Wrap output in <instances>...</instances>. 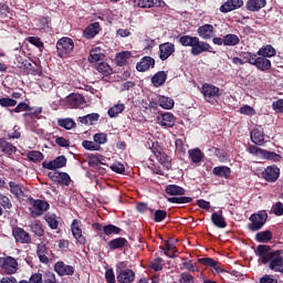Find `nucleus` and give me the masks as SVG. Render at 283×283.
<instances>
[{"mask_svg":"<svg viewBox=\"0 0 283 283\" xmlns=\"http://www.w3.org/2000/svg\"><path fill=\"white\" fill-rule=\"evenodd\" d=\"M255 253L260 256L261 264H269L270 271L283 274V250L271 251V245L260 244Z\"/></svg>","mask_w":283,"mask_h":283,"instance_id":"nucleus-1","label":"nucleus"},{"mask_svg":"<svg viewBox=\"0 0 283 283\" xmlns=\"http://www.w3.org/2000/svg\"><path fill=\"white\" fill-rule=\"evenodd\" d=\"M178 43L182 45V48H191L190 54L192 56H200V54H205V52H213V48L206 41H200V38L193 35H178Z\"/></svg>","mask_w":283,"mask_h":283,"instance_id":"nucleus-2","label":"nucleus"},{"mask_svg":"<svg viewBox=\"0 0 283 283\" xmlns=\"http://www.w3.org/2000/svg\"><path fill=\"white\" fill-rule=\"evenodd\" d=\"M116 280L118 283H134L136 281V272L127 268V261H120L115 265Z\"/></svg>","mask_w":283,"mask_h":283,"instance_id":"nucleus-3","label":"nucleus"},{"mask_svg":"<svg viewBox=\"0 0 283 283\" xmlns=\"http://www.w3.org/2000/svg\"><path fill=\"white\" fill-rule=\"evenodd\" d=\"M55 48L60 59H70L74 52V40L67 36H62L57 40Z\"/></svg>","mask_w":283,"mask_h":283,"instance_id":"nucleus-4","label":"nucleus"},{"mask_svg":"<svg viewBox=\"0 0 283 283\" xmlns=\"http://www.w3.org/2000/svg\"><path fill=\"white\" fill-rule=\"evenodd\" d=\"M201 94H203L207 103H210V105H216V103H218V98L222 96V91L220 87L213 84L205 83L201 86Z\"/></svg>","mask_w":283,"mask_h":283,"instance_id":"nucleus-5","label":"nucleus"},{"mask_svg":"<svg viewBox=\"0 0 283 283\" xmlns=\"http://www.w3.org/2000/svg\"><path fill=\"white\" fill-rule=\"evenodd\" d=\"M249 220L251 223L248 224V229L250 231H260L264 228V224H266V221L269 220V213H266V210H260L255 213H252Z\"/></svg>","mask_w":283,"mask_h":283,"instance_id":"nucleus-6","label":"nucleus"},{"mask_svg":"<svg viewBox=\"0 0 283 283\" xmlns=\"http://www.w3.org/2000/svg\"><path fill=\"white\" fill-rule=\"evenodd\" d=\"M0 270L6 275H14L19 271V261L14 256H0Z\"/></svg>","mask_w":283,"mask_h":283,"instance_id":"nucleus-7","label":"nucleus"},{"mask_svg":"<svg viewBox=\"0 0 283 283\" xmlns=\"http://www.w3.org/2000/svg\"><path fill=\"white\" fill-rule=\"evenodd\" d=\"M31 218H41L45 211L50 209V203L45 200L29 198Z\"/></svg>","mask_w":283,"mask_h":283,"instance_id":"nucleus-8","label":"nucleus"},{"mask_svg":"<svg viewBox=\"0 0 283 283\" xmlns=\"http://www.w3.org/2000/svg\"><path fill=\"white\" fill-rule=\"evenodd\" d=\"M150 149L160 165H164V167H171V157L165 154V149L158 142H153Z\"/></svg>","mask_w":283,"mask_h":283,"instance_id":"nucleus-9","label":"nucleus"},{"mask_svg":"<svg viewBox=\"0 0 283 283\" xmlns=\"http://www.w3.org/2000/svg\"><path fill=\"white\" fill-rule=\"evenodd\" d=\"M12 235L17 244H32V235L30 232L19 226L12 228Z\"/></svg>","mask_w":283,"mask_h":283,"instance_id":"nucleus-10","label":"nucleus"},{"mask_svg":"<svg viewBox=\"0 0 283 283\" xmlns=\"http://www.w3.org/2000/svg\"><path fill=\"white\" fill-rule=\"evenodd\" d=\"M48 178L55 185H62L64 187H70V184L72 182V178L67 172L50 171Z\"/></svg>","mask_w":283,"mask_h":283,"instance_id":"nucleus-11","label":"nucleus"},{"mask_svg":"<svg viewBox=\"0 0 283 283\" xmlns=\"http://www.w3.org/2000/svg\"><path fill=\"white\" fill-rule=\"evenodd\" d=\"M67 165V157L65 156H59L55 159L51 161H43L42 167L43 169H49L50 171H54L56 169H63V167H66Z\"/></svg>","mask_w":283,"mask_h":283,"instance_id":"nucleus-12","label":"nucleus"},{"mask_svg":"<svg viewBox=\"0 0 283 283\" xmlns=\"http://www.w3.org/2000/svg\"><path fill=\"white\" fill-rule=\"evenodd\" d=\"M71 231L73 238H75L78 244H87V239H85V237L83 235V230L81 229V221H78V219L73 220L71 224Z\"/></svg>","mask_w":283,"mask_h":283,"instance_id":"nucleus-13","label":"nucleus"},{"mask_svg":"<svg viewBox=\"0 0 283 283\" xmlns=\"http://www.w3.org/2000/svg\"><path fill=\"white\" fill-rule=\"evenodd\" d=\"M250 138L254 145H259L262 147L266 143V138H269V135L264 134V128L258 127L251 132Z\"/></svg>","mask_w":283,"mask_h":283,"instance_id":"nucleus-14","label":"nucleus"},{"mask_svg":"<svg viewBox=\"0 0 283 283\" xmlns=\"http://www.w3.org/2000/svg\"><path fill=\"white\" fill-rule=\"evenodd\" d=\"M197 34L203 41H209L216 36V28H213L212 24H202L197 29Z\"/></svg>","mask_w":283,"mask_h":283,"instance_id":"nucleus-15","label":"nucleus"},{"mask_svg":"<svg viewBox=\"0 0 283 283\" xmlns=\"http://www.w3.org/2000/svg\"><path fill=\"white\" fill-rule=\"evenodd\" d=\"M262 177L266 182H276L277 178H280V169L277 166H268L262 172Z\"/></svg>","mask_w":283,"mask_h":283,"instance_id":"nucleus-16","label":"nucleus"},{"mask_svg":"<svg viewBox=\"0 0 283 283\" xmlns=\"http://www.w3.org/2000/svg\"><path fill=\"white\" fill-rule=\"evenodd\" d=\"M176 52V45L171 42H166L159 45V59L160 61H167L171 54Z\"/></svg>","mask_w":283,"mask_h":283,"instance_id":"nucleus-17","label":"nucleus"},{"mask_svg":"<svg viewBox=\"0 0 283 283\" xmlns=\"http://www.w3.org/2000/svg\"><path fill=\"white\" fill-rule=\"evenodd\" d=\"M242 6H244L243 0H228L219 8V10L223 14H227L229 12H233V10H239Z\"/></svg>","mask_w":283,"mask_h":283,"instance_id":"nucleus-18","label":"nucleus"},{"mask_svg":"<svg viewBox=\"0 0 283 283\" xmlns=\"http://www.w3.org/2000/svg\"><path fill=\"white\" fill-rule=\"evenodd\" d=\"M156 66V60L149 55H145L136 64L137 72H147L150 67Z\"/></svg>","mask_w":283,"mask_h":283,"instance_id":"nucleus-19","label":"nucleus"},{"mask_svg":"<svg viewBox=\"0 0 283 283\" xmlns=\"http://www.w3.org/2000/svg\"><path fill=\"white\" fill-rule=\"evenodd\" d=\"M157 123L161 127H174L176 125V116L171 113H160L157 116Z\"/></svg>","mask_w":283,"mask_h":283,"instance_id":"nucleus-20","label":"nucleus"},{"mask_svg":"<svg viewBox=\"0 0 283 283\" xmlns=\"http://www.w3.org/2000/svg\"><path fill=\"white\" fill-rule=\"evenodd\" d=\"M66 103L72 109H78L81 105L85 104V97L78 93H72L66 97Z\"/></svg>","mask_w":283,"mask_h":283,"instance_id":"nucleus-21","label":"nucleus"},{"mask_svg":"<svg viewBox=\"0 0 283 283\" xmlns=\"http://www.w3.org/2000/svg\"><path fill=\"white\" fill-rule=\"evenodd\" d=\"M36 255L42 264H50V259L48 258L50 248L45 243L41 242L36 245Z\"/></svg>","mask_w":283,"mask_h":283,"instance_id":"nucleus-22","label":"nucleus"},{"mask_svg":"<svg viewBox=\"0 0 283 283\" xmlns=\"http://www.w3.org/2000/svg\"><path fill=\"white\" fill-rule=\"evenodd\" d=\"M54 271L60 277H63V275H72L74 273V266L67 265L63 261H57L54 264Z\"/></svg>","mask_w":283,"mask_h":283,"instance_id":"nucleus-23","label":"nucleus"},{"mask_svg":"<svg viewBox=\"0 0 283 283\" xmlns=\"http://www.w3.org/2000/svg\"><path fill=\"white\" fill-rule=\"evenodd\" d=\"M197 262L203 264V266H210L216 273H224V269L220 268V262L216 261L213 258H201L198 259Z\"/></svg>","mask_w":283,"mask_h":283,"instance_id":"nucleus-24","label":"nucleus"},{"mask_svg":"<svg viewBox=\"0 0 283 283\" xmlns=\"http://www.w3.org/2000/svg\"><path fill=\"white\" fill-rule=\"evenodd\" d=\"M253 65L256 70H260V72H269L272 67L271 60L262 57V55H256Z\"/></svg>","mask_w":283,"mask_h":283,"instance_id":"nucleus-25","label":"nucleus"},{"mask_svg":"<svg viewBox=\"0 0 283 283\" xmlns=\"http://www.w3.org/2000/svg\"><path fill=\"white\" fill-rule=\"evenodd\" d=\"M22 65L24 70H27L28 74H32V76H41L43 74V71L39 64L34 62H30L29 60H24L22 62Z\"/></svg>","mask_w":283,"mask_h":283,"instance_id":"nucleus-26","label":"nucleus"},{"mask_svg":"<svg viewBox=\"0 0 283 283\" xmlns=\"http://www.w3.org/2000/svg\"><path fill=\"white\" fill-rule=\"evenodd\" d=\"M159 249L164 251V254L167 258H178V248L171 243V241H165L164 245H160Z\"/></svg>","mask_w":283,"mask_h":283,"instance_id":"nucleus-27","label":"nucleus"},{"mask_svg":"<svg viewBox=\"0 0 283 283\" xmlns=\"http://www.w3.org/2000/svg\"><path fill=\"white\" fill-rule=\"evenodd\" d=\"M99 32L101 23L93 22L83 31V36L84 39L91 40L94 39V36H96Z\"/></svg>","mask_w":283,"mask_h":283,"instance_id":"nucleus-28","label":"nucleus"},{"mask_svg":"<svg viewBox=\"0 0 283 283\" xmlns=\"http://www.w3.org/2000/svg\"><path fill=\"white\" fill-rule=\"evenodd\" d=\"M266 7V0H248L245 3L247 10L250 12H260Z\"/></svg>","mask_w":283,"mask_h":283,"instance_id":"nucleus-29","label":"nucleus"},{"mask_svg":"<svg viewBox=\"0 0 283 283\" xmlns=\"http://www.w3.org/2000/svg\"><path fill=\"white\" fill-rule=\"evenodd\" d=\"M275 54H276L275 48H273V45L271 44L263 45L256 52V56H262L263 59H273Z\"/></svg>","mask_w":283,"mask_h":283,"instance_id":"nucleus-30","label":"nucleus"},{"mask_svg":"<svg viewBox=\"0 0 283 283\" xmlns=\"http://www.w3.org/2000/svg\"><path fill=\"white\" fill-rule=\"evenodd\" d=\"M0 150L7 156H12V154H17V147L8 142L7 138H0Z\"/></svg>","mask_w":283,"mask_h":283,"instance_id":"nucleus-31","label":"nucleus"},{"mask_svg":"<svg viewBox=\"0 0 283 283\" xmlns=\"http://www.w3.org/2000/svg\"><path fill=\"white\" fill-rule=\"evenodd\" d=\"M211 222L218 229H227V219L222 217V210H220L219 212H213L211 214Z\"/></svg>","mask_w":283,"mask_h":283,"instance_id":"nucleus-32","label":"nucleus"},{"mask_svg":"<svg viewBox=\"0 0 283 283\" xmlns=\"http://www.w3.org/2000/svg\"><path fill=\"white\" fill-rule=\"evenodd\" d=\"M127 239L119 237L108 242V249H111V251L123 250L125 247H127Z\"/></svg>","mask_w":283,"mask_h":283,"instance_id":"nucleus-33","label":"nucleus"},{"mask_svg":"<svg viewBox=\"0 0 283 283\" xmlns=\"http://www.w3.org/2000/svg\"><path fill=\"white\" fill-rule=\"evenodd\" d=\"M213 176H217V178H224L226 180H229L231 177V168L228 166H217L212 169Z\"/></svg>","mask_w":283,"mask_h":283,"instance_id":"nucleus-34","label":"nucleus"},{"mask_svg":"<svg viewBox=\"0 0 283 283\" xmlns=\"http://www.w3.org/2000/svg\"><path fill=\"white\" fill-rule=\"evenodd\" d=\"M157 103L159 107H163V109H174V105H176V102H174V98L165 95H159L157 97Z\"/></svg>","mask_w":283,"mask_h":283,"instance_id":"nucleus-35","label":"nucleus"},{"mask_svg":"<svg viewBox=\"0 0 283 283\" xmlns=\"http://www.w3.org/2000/svg\"><path fill=\"white\" fill-rule=\"evenodd\" d=\"M167 81V72L159 71L151 77V83L155 87H163Z\"/></svg>","mask_w":283,"mask_h":283,"instance_id":"nucleus-36","label":"nucleus"},{"mask_svg":"<svg viewBox=\"0 0 283 283\" xmlns=\"http://www.w3.org/2000/svg\"><path fill=\"white\" fill-rule=\"evenodd\" d=\"M223 45L228 48H235V45H240V36L233 33L223 35Z\"/></svg>","mask_w":283,"mask_h":283,"instance_id":"nucleus-37","label":"nucleus"},{"mask_svg":"<svg viewBox=\"0 0 283 283\" xmlns=\"http://www.w3.org/2000/svg\"><path fill=\"white\" fill-rule=\"evenodd\" d=\"M129 59H132V52L129 51L119 52L115 56L116 65H118L119 67H124V65H127V61H129Z\"/></svg>","mask_w":283,"mask_h":283,"instance_id":"nucleus-38","label":"nucleus"},{"mask_svg":"<svg viewBox=\"0 0 283 283\" xmlns=\"http://www.w3.org/2000/svg\"><path fill=\"white\" fill-rule=\"evenodd\" d=\"M9 188L10 193H12V196L15 198H25V192H23L21 185L17 184L15 181H10Z\"/></svg>","mask_w":283,"mask_h":283,"instance_id":"nucleus-39","label":"nucleus"},{"mask_svg":"<svg viewBox=\"0 0 283 283\" xmlns=\"http://www.w3.org/2000/svg\"><path fill=\"white\" fill-rule=\"evenodd\" d=\"M165 191L168 196H185L187 193V190L178 185H168Z\"/></svg>","mask_w":283,"mask_h":283,"instance_id":"nucleus-40","label":"nucleus"},{"mask_svg":"<svg viewBox=\"0 0 283 283\" xmlns=\"http://www.w3.org/2000/svg\"><path fill=\"white\" fill-rule=\"evenodd\" d=\"M188 155L191 163L193 164L202 163V160H205V154L202 153V150H200V148L188 150Z\"/></svg>","mask_w":283,"mask_h":283,"instance_id":"nucleus-41","label":"nucleus"},{"mask_svg":"<svg viewBox=\"0 0 283 283\" xmlns=\"http://www.w3.org/2000/svg\"><path fill=\"white\" fill-rule=\"evenodd\" d=\"M0 207L4 210V213H11L12 211V199L0 192Z\"/></svg>","mask_w":283,"mask_h":283,"instance_id":"nucleus-42","label":"nucleus"},{"mask_svg":"<svg viewBox=\"0 0 283 283\" xmlns=\"http://www.w3.org/2000/svg\"><path fill=\"white\" fill-rule=\"evenodd\" d=\"M101 118V115L98 113H91L85 116L78 117V123H82V125H92L93 123H96Z\"/></svg>","mask_w":283,"mask_h":283,"instance_id":"nucleus-43","label":"nucleus"},{"mask_svg":"<svg viewBox=\"0 0 283 283\" xmlns=\"http://www.w3.org/2000/svg\"><path fill=\"white\" fill-rule=\"evenodd\" d=\"M255 240L261 243L271 242L273 240V232H271V230L258 232L255 234Z\"/></svg>","mask_w":283,"mask_h":283,"instance_id":"nucleus-44","label":"nucleus"},{"mask_svg":"<svg viewBox=\"0 0 283 283\" xmlns=\"http://www.w3.org/2000/svg\"><path fill=\"white\" fill-rule=\"evenodd\" d=\"M105 59V54L101 52V48H95L91 50V53L88 55L90 63H98V61H103Z\"/></svg>","mask_w":283,"mask_h":283,"instance_id":"nucleus-45","label":"nucleus"},{"mask_svg":"<svg viewBox=\"0 0 283 283\" xmlns=\"http://www.w3.org/2000/svg\"><path fill=\"white\" fill-rule=\"evenodd\" d=\"M88 158V167H98L99 165H105L103 160H105V157L98 154H91L87 156Z\"/></svg>","mask_w":283,"mask_h":283,"instance_id":"nucleus-46","label":"nucleus"},{"mask_svg":"<svg viewBox=\"0 0 283 283\" xmlns=\"http://www.w3.org/2000/svg\"><path fill=\"white\" fill-rule=\"evenodd\" d=\"M30 229L35 238H43V235H45V229L43 228V224H41V221H35L30 226Z\"/></svg>","mask_w":283,"mask_h":283,"instance_id":"nucleus-47","label":"nucleus"},{"mask_svg":"<svg viewBox=\"0 0 283 283\" xmlns=\"http://www.w3.org/2000/svg\"><path fill=\"white\" fill-rule=\"evenodd\" d=\"M167 201L171 205H189L190 202H193L192 197H169L167 198Z\"/></svg>","mask_w":283,"mask_h":283,"instance_id":"nucleus-48","label":"nucleus"},{"mask_svg":"<svg viewBox=\"0 0 283 283\" xmlns=\"http://www.w3.org/2000/svg\"><path fill=\"white\" fill-rule=\"evenodd\" d=\"M123 229L109 223L104 226V235H120Z\"/></svg>","mask_w":283,"mask_h":283,"instance_id":"nucleus-49","label":"nucleus"},{"mask_svg":"<svg viewBox=\"0 0 283 283\" xmlns=\"http://www.w3.org/2000/svg\"><path fill=\"white\" fill-rule=\"evenodd\" d=\"M138 8H156L160 6V0H136Z\"/></svg>","mask_w":283,"mask_h":283,"instance_id":"nucleus-50","label":"nucleus"},{"mask_svg":"<svg viewBox=\"0 0 283 283\" xmlns=\"http://www.w3.org/2000/svg\"><path fill=\"white\" fill-rule=\"evenodd\" d=\"M95 69L97 72H99V74H103V76H109V74H112V66H109V64L106 62L95 64Z\"/></svg>","mask_w":283,"mask_h":283,"instance_id":"nucleus-51","label":"nucleus"},{"mask_svg":"<svg viewBox=\"0 0 283 283\" xmlns=\"http://www.w3.org/2000/svg\"><path fill=\"white\" fill-rule=\"evenodd\" d=\"M27 158H28V160H30V163H41V160H43L44 156H43V153H41L39 150H30L27 154Z\"/></svg>","mask_w":283,"mask_h":283,"instance_id":"nucleus-52","label":"nucleus"},{"mask_svg":"<svg viewBox=\"0 0 283 283\" xmlns=\"http://www.w3.org/2000/svg\"><path fill=\"white\" fill-rule=\"evenodd\" d=\"M44 220L48 223V226L50 227V229H52V230L59 229V220H56V214L46 213L44 216Z\"/></svg>","mask_w":283,"mask_h":283,"instance_id":"nucleus-53","label":"nucleus"},{"mask_svg":"<svg viewBox=\"0 0 283 283\" xmlns=\"http://www.w3.org/2000/svg\"><path fill=\"white\" fill-rule=\"evenodd\" d=\"M123 112H125V104H117L108 109V116L111 118H116V116L123 114Z\"/></svg>","mask_w":283,"mask_h":283,"instance_id":"nucleus-54","label":"nucleus"},{"mask_svg":"<svg viewBox=\"0 0 283 283\" xmlns=\"http://www.w3.org/2000/svg\"><path fill=\"white\" fill-rule=\"evenodd\" d=\"M59 127H63V129H74L76 127V123L72 118H64L57 120Z\"/></svg>","mask_w":283,"mask_h":283,"instance_id":"nucleus-55","label":"nucleus"},{"mask_svg":"<svg viewBox=\"0 0 283 283\" xmlns=\"http://www.w3.org/2000/svg\"><path fill=\"white\" fill-rule=\"evenodd\" d=\"M82 147L88 151H101V145L87 139L82 142Z\"/></svg>","mask_w":283,"mask_h":283,"instance_id":"nucleus-56","label":"nucleus"},{"mask_svg":"<svg viewBox=\"0 0 283 283\" xmlns=\"http://www.w3.org/2000/svg\"><path fill=\"white\" fill-rule=\"evenodd\" d=\"M39 23H40L42 30H46V32H52V18L41 17L39 19Z\"/></svg>","mask_w":283,"mask_h":283,"instance_id":"nucleus-57","label":"nucleus"},{"mask_svg":"<svg viewBox=\"0 0 283 283\" xmlns=\"http://www.w3.org/2000/svg\"><path fill=\"white\" fill-rule=\"evenodd\" d=\"M240 56H242L245 64L249 63V65H253L255 63V59L258 56V53L241 52Z\"/></svg>","mask_w":283,"mask_h":283,"instance_id":"nucleus-58","label":"nucleus"},{"mask_svg":"<svg viewBox=\"0 0 283 283\" xmlns=\"http://www.w3.org/2000/svg\"><path fill=\"white\" fill-rule=\"evenodd\" d=\"M165 266V260H163V258L158 256L156 258L154 261L150 262V269H153V271H163Z\"/></svg>","mask_w":283,"mask_h":283,"instance_id":"nucleus-59","label":"nucleus"},{"mask_svg":"<svg viewBox=\"0 0 283 283\" xmlns=\"http://www.w3.org/2000/svg\"><path fill=\"white\" fill-rule=\"evenodd\" d=\"M0 15L6 19H12V10L6 2H0Z\"/></svg>","mask_w":283,"mask_h":283,"instance_id":"nucleus-60","label":"nucleus"},{"mask_svg":"<svg viewBox=\"0 0 283 283\" xmlns=\"http://www.w3.org/2000/svg\"><path fill=\"white\" fill-rule=\"evenodd\" d=\"M28 43H31V45H34L35 48H39V50H43L45 48V44L43 41H41V38L39 36H29L27 38Z\"/></svg>","mask_w":283,"mask_h":283,"instance_id":"nucleus-61","label":"nucleus"},{"mask_svg":"<svg viewBox=\"0 0 283 283\" xmlns=\"http://www.w3.org/2000/svg\"><path fill=\"white\" fill-rule=\"evenodd\" d=\"M177 283H196V277L189 272H182L179 276V282Z\"/></svg>","mask_w":283,"mask_h":283,"instance_id":"nucleus-62","label":"nucleus"},{"mask_svg":"<svg viewBox=\"0 0 283 283\" xmlns=\"http://www.w3.org/2000/svg\"><path fill=\"white\" fill-rule=\"evenodd\" d=\"M1 107H17V99L10 97L0 98Z\"/></svg>","mask_w":283,"mask_h":283,"instance_id":"nucleus-63","label":"nucleus"},{"mask_svg":"<svg viewBox=\"0 0 283 283\" xmlns=\"http://www.w3.org/2000/svg\"><path fill=\"white\" fill-rule=\"evenodd\" d=\"M43 283H56V274H54V272H46L43 275Z\"/></svg>","mask_w":283,"mask_h":283,"instance_id":"nucleus-64","label":"nucleus"}]
</instances>
